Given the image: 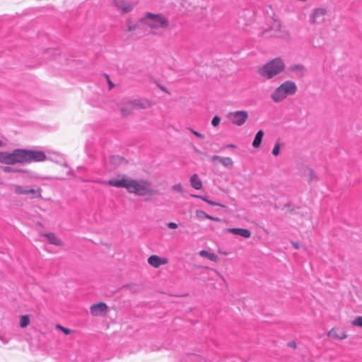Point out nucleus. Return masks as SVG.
Instances as JSON below:
<instances>
[{
	"mask_svg": "<svg viewBox=\"0 0 362 362\" xmlns=\"http://www.w3.org/2000/svg\"><path fill=\"white\" fill-rule=\"evenodd\" d=\"M291 203H287V204H285L284 206L289 209L291 207Z\"/></svg>",
	"mask_w": 362,
	"mask_h": 362,
	"instance_id": "a18cd8bd",
	"label": "nucleus"
},
{
	"mask_svg": "<svg viewBox=\"0 0 362 362\" xmlns=\"http://www.w3.org/2000/svg\"><path fill=\"white\" fill-rule=\"evenodd\" d=\"M139 22L146 24L151 28H167L169 26L168 19L161 13L147 12L140 18Z\"/></svg>",
	"mask_w": 362,
	"mask_h": 362,
	"instance_id": "39448f33",
	"label": "nucleus"
},
{
	"mask_svg": "<svg viewBox=\"0 0 362 362\" xmlns=\"http://www.w3.org/2000/svg\"><path fill=\"white\" fill-rule=\"evenodd\" d=\"M297 91V86L292 81H286L277 87L272 93L271 98L275 103H279L288 95H294Z\"/></svg>",
	"mask_w": 362,
	"mask_h": 362,
	"instance_id": "20e7f679",
	"label": "nucleus"
},
{
	"mask_svg": "<svg viewBox=\"0 0 362 362\" xmlns=\"http://www.w3.org/2000/svg\"><path fill=\"white\" fill-rule=\"evenodd\" d=\"M112 3L123 13L130 12L134 8L132 4L127 3L124 0H112Z\"/></svg>",
	"mask_w": 362,
	"mask_h": 362,
	"instance_id": "4468645a",
	"label": "nucleus"
},
{
	"mask_svg": "<svg viewBox=\"0 0 362 362\" xmlns=\"http://www.w3.org/2000/svg\"><path fill=\"white\" fill-rule=\"evenodd\" d=\"M226 148H235L237 146L235 144H227L226 146Z\"/></svg>",
	"mask_w": 362,
	"mask_h": 362,
	"instance_id": "79ce46f5",
	"label": "nucleus"
},
{
	"mask_svg": "<svg viewBox=\"0 0 362 362\" xmlns=\"http://www.w3.org/2000/svg\"><path fill=\"white\" fill-rule=\"evenodd\" d=\"M56 328L62 331L66 335H69L71 332V330L70 329L64 327L61 325H57Z\"/></svg>",
	"mask_w": 362,
	"mask_h": 362,
	"instance_id": "cd10ccee",
	"label": "nucleus"
},
{
	"mask_svg": "<svg viewBox=\"0 0 362 362\" xmlns=\"http://www.w3.org/2000/svg\"><path fill=\"white\" fill-rule=\"evenodd\" d=\"M41 235L46 238L49 243L51 245H54L56 246L62 245V241L59 238H58L54 233H42Z\"/></svg>",
	"mask_w": 362,
	"mask_h": 362,
	"instance_id": "dca6fc26",
	"label": "nucleus"
},
{
	"mask_svg": "<svg viewBox=\"0 0 362 362\" xmlns=\"http://www.w3.org/2000/svg\"><path fill=\"white\" fill-rule=\"evenodd\" d=\"M227 231L233 235H239L245 238H249L251 236V232L247 228H230Z\"/></svg>",
	"mask_w": 362,
	"mask_h": 362,
	"instance_id": "2eb2a0df",
	"label": "nucleus"
},
{
	"mask_svg": "<svg viewBox=\"0 0 362 362\" xmlns=\"http://www.w3.org/2000/svg\"><path fill=\"white\" fill-rule=\"evenodd\" d=\"M190 356L194 357L189 359L191 362H200V359L198 355L192 354Z\"/></svg>",
	"mask_w": 362,
	"mask_h": 362,
	"instance_id": "4c0bfd02",
	"label": "nucleus"
},
{
	"mask_svg": "<svg viewBox=\"0 0 362 362\" xmlns=\"http://www.w3.org/2000/svg\"><path fill=\"white\" fill-rule=\"evenodd\" d=\"M30 315H21L19 320V326L21 328H25L30 324Z\"/></svg>",
	"mask_w": 362,
	"mask_h": 362,
	"instance_id": "aec40b11",
	"label": "nucleus"
},
{
	"mask_svg": "<svg viewBox=\"0 0 362 362\" xmlns=\"http://www.w3.org/2000/svg\"><path fill=\"white\" fill-rule=\"evenodd\" d=\"M3 146V142L0 140V147Z\"/></svg>",
	"mask_w": 362,
	"mask_h": 362,
	"instance_id": "09e8293b",
	"label": "nucleus"
},
{
	"mask_svg": "<svg viewBox=\"0 0 362 362\" xmlns=\"http://www.w3.org/2000/svg\"><path fill=\"white\" fill-rule=\"evenodd\" d=\"M292 245L294 248H296V249L299 248V244L298 243H293Z\"/></svg>",
	"mask_w": 362,
	"mask_h": 362,
	"instance_id": "37998d69",
	"label": "nucleus"
},
{
	"mask_svg": "<svg viewBox=\"0 0 362 362\" xmlns=\"http://www.w3.org/2000/svg\"><path fill=\"white\" fill-rule=\"evenodd\" d=\"M248 114L245 110H238L229 112L228 115V120L237 126L243 125L247 119Z\"/></svg>",
	"mask_w": 362,
	"mask_h": 362,
	"instance_id": "0eeeda50",
	"label": "nucleus"
},
{
	"mask_svg": "<svg viewBox=\"0 0 362 362\" xmlns=\"http://www.w3.org/2000/svg\"><path fill=\"white\" fill-rule=\"evenodd\" d=\"M13 187V192L18 195H29L30 199L42 198V189L39 187L36 189H29L27 186L14 185Z\"/></svg>",
	"mask_w": 362,
	"mask_h": 362,
	"instance_id": "423d86ee",
	"label": "nucleus"
},
{
	"mask_svg": "<svg viewBox=\"0 0 362 362\" xmlns=\"http://www.w3.org/2000/svg\"><path fill=\"white\" fill-rule=\"evenodd\" d=\"M174 191H176L177 192H180L181 193L182 192V185L181 183H177V184H175L174 185L173 187H172Z\"/></svg>",
	"mask_w": 362,
	"mask_h": 362,
	"instance_id": "473e14b6",
	"label": "nucleus"
},
{
	"mask_svg": "<svg viewBox=\"0 0 362 362\" xmlns=\"http://www.w3.org/2000/svg\"><path fill=\"white\" fill-rule=\"evenodd\" d=\"M280 148H281V144L279 142L276 143L272 149V154L274 156H277L280 153Z\"/></svg>",
	"mask_w": 362,
	"mask_h": 362,
	"instance_id": "c85d7f7f",
	"label": "nucleus"
},
{
	"mask_svg": "<svg viewBox=\"0 0 362 362\" xmlns=\"http://www.w3.org/2000/svg\"><path fill=\"white\" fill-rule=\"evenodd\" d=\"M98 182L117 188H124L129 193L139 197L153 195L157 193V190L152 188L150 181L144 179H133L126 174H118L114 178L100 180Z\"/></svg>",
	"mask_w": 362,
	"mask_h": 362,
	"instance_id": "f257e3e1",
	"label": "nucleus"
},
{
	"mask_svg": "<svg viewBox=\"0 0 362 362\" xmlns=\"http://www.w3.org/2000/svg\"><path fill=\"white\" fill-rule=\"evenodd\" d=\"M129 105L132 109L141 110L147 109L151 106V102L147 99H133L129 100Z\"/></svg>",
	"mask_w": 362,
	"mask_h": 362,
	"instance_id": "9b49d317",
	"label": "nucleus"
},
{
	"mask_svg": "<svg viewBox=\"0 0 362 362\" xmlns=\"http://www.w3.org/2000/svg\"><path fill=\"white\" fill-rule=\"evenodd\" d=\"M18 163L28 164L42 162L47 160L45 153L40 150L18 148Z\"/></svg>",
	"mask_w": 362,
	"mask_h": 362,
	"instance_id": "f03ea898",
	"label": "nucleus"
},
{
	"mask_svg": "<svg viewBox=\"0 0 362 362\" xmlns=\"http://www.w3.org/2000/svg\"><path fill=\"white\" fill-rule=\"evenodd\" d=\"M133 109H132L131 106H130V107H121L120 108V112H121V114L123 116H127V115H129L131 113V111Z\"/></svg>",
	"mask_w": 362,
	"mask_h": 362,
	"instance_id": "c756f323",
	"label": "nucleus"
},
{
	"mask_svg": "<svg viewBox=\"0 0 362 362\" xmlns=\"http://www.w3.org/2000/svg\"><path fill=\"white\" fill-rule=\"evenodd\" d=\"M287 346L290 348L295 349L296 348V344L294 341H290L287 343Z\"/></svg>",
	"mask_w": 362,
	"mask_h": 362,
	"instance_id": "58836bf2",
	"label": "nucleus"
},
{
	"mask_svg": "<svg viewBox=\"0 0 362 362\" xmlns=\"http://www.w3.org/2000/svg\"><path fill=\"white\" fill-rule=\"evenodd\" d=\"M221 122V117L218 115H215L211 120V125L217 127Z\"/></svg>",
	"mask_w": 362,
	"mask_h": 362,
	"instance_id": "7c9ffc66",
	"label": "nucleus"
},
{
	"mask_svg": "<svg viewBox=\"0 0 362 362\" xmlns=\"http://www.w3.org/2000/svg\"><path fill=\"white\" fill-rule=\"evenodd\" d=\"M0 163L11 165L18 163V148L11 152L0 151Z\"/></svg>",
	"mask_w": 362,
	"mask_h": 362,
	"instance_id": "6e6552de",
	"label": "nucleus"
},
{
	"mask_svg": "<svg viewBox=\"0 0 362 362\" xmlns=\"http://www.w3.org/2000/svg\"><path fill=\"white\" fill-rule=\"evenodd\" d=\"M284 69L285 64L283 60L276 57L264 64L259 69V73L262 76L270 79L282 72Z\"/></svg>",
	"mask_w": 362,
	"mask_h": 362,
	"instance_id": "7ed1b4c3",
	"label": "nucleus"
},
{
	"mask_svg": "<svg viewBox=\"0 0 362 362\" xmlns=\"http://www.w3.org/2000/svg\"><path fill=\"white\" fill-rule=\"evenodd\" d=\"M136 27H137V25H128L127 31H129V32L133 31V30H136Z\"/></svg>",
	"mask_w": 362,
	"mask_h": 362,
	"instance_id": "ea45409f",
	"label": "nucleus"
},
{
	"mask_svg": "<svg viewBox=\"0 0 362 362\" xmlns=\"http://www.w3.org/2000/svg\"><path fill=\"white\" fill-rule=\"evenodd\" d=\"M189 182L192 187H193L194 189L197 190L202 189V181L201 180L197 174L194 173L192 175H191L189 178Z\"/></svg>",
	"mask_w": 362,
	"mask_h": 362,
	"instance_id": "f3484780",
	"label": "nucleus"
},
{
	"mask_svg": "<svg viewBox=\"0 0 362 362\" xmlns=\"http://www.w3.org/2000/svg\"><path fill=\"white\" fill-rule=\"evenodd\" d=\"M200 255L204 257H206L210 260L215 261L217 259V255L214 253H211L207 250H203L199 252Z\"/></svg>",
	"mask_w": 362,
	"mask_h": 362,
	"instance_id": "4be33fe9",
	"label": "nucleus"
},
{
	"mask_svg": "<svg viewBox=\"0 0 362 362\" xmlns=\"http://www.w3.org/2000/svg\"><path fill=\"white\" fill-rule=\"evenodd\" d=\"M288 70L290 71H303L304 70V66L302 64H293L288 67Z\"/></svg>",
	"mask_w": 362,
	"mask_h": 362,
	"instance_id": "bb28decb",
	"label": "nucleus"
},
{
	"mask_svg": "<svg viewBox=\"0 0 362 362\" xmlns=\"http://www.w3.org/2000/svg\"><path fill=\"white\" fill-rule=\"evenodd\" d=\"M190 132L192 134H193L195 136L199 138V139H204V135L201 134L200 132H197V131H195L192 129H190Z\"/></svg>",
	"mask_w": 362,
	"mask_h": 362,
	"instance_id": "72a5a7b5",
	"label": "nucleus"
},
{
	"mask_svg": "<svg viewBox=\"0 0 362 362\" xmlns=\"http://www.w3.org/2000/svg\"><path fill=\"white\" fill-rule=\"evenodd\" d=\"M2 170L5 173H24V172H25V170L23 169L13 168V167H11V166H4V167H2Z\"/></svg>",
	"mask_w": 362,
	"mask_h": 362,
	"instance_id": "5701e85b",
	"label": "nucleus"
},
{
	"mask_svg": "<svg viewBox=\"0 0 362 362\" xmlns=\"http://www.w3.org/2000/svg\"><path fill=\"white\" fill-rule=\"evenodd\" d=\"M221 156L214 155V156H212L210 158V160H211V162H216V161H217V160H218V161L220 162V161H221Z\"/></svg>",
	"mask_w": 362,
	"mask_h": 362,
	"instance_id": "e433bc0d",
	"label": "nucleus"
},
{
	"mask_svg": "<svg viewBox=\"0 0 362 362\" xmlns=\"http://www.w3.org/2000/svg\"><path fill=\"white\" fill-rule=\"evenodd\" d=\"M158 87H159L162 90H163V91H165V92H167V90H166V88H165L164 86H160V85H159V86H158Z\"/></svg>",
	"mask_w": 362,
	"mask_h": 362,
	"instance_id": "c03bdc74",
	"label": "nucleus"
},
{
	"mask_svg": "<svg viewBox=\"0 0 362 362\" xmlns=\"http://www.w3.org/2000/svg\"><path fill=\"white\" fill-rule=\"evenodd\" d=\"M264 131L262 129L259 130L256 133L255 138L253 139L252 144V145L254 148H258L261 146L262 139L264 136Z\"/></svg>",
	"mask_w": 362,
	"mask_h": 362,
	"instance_id": "6ab92c4d",
	"label": "nucleus"
},
{
	"mask_svg": "<svg viewBox=\"0 0 362 362\" xmlns=\"http://www.w3.org/2000/svg\"><path fill=\"white\" fill-rule=\"evenodd\" d=\"M122 160H123L122 157H121L119 156H117V155L112 156L110 158V161L112 163L115 164V165L120 164Z\"/></svg>",
	"mask_w": 362,
	"mask_h": 362,
	"instance_id": "a878e982",
	"label": "nucleus"
},
{
	"mask_svg": "<svg viewBox=\"0 0 362 362\" xmlns=\"http://www.w3.org/2000/svg\"><path fill=\"white\" fill-rule=\"evenodd\" d=\"M309 175H310V181L317 177L314 170L313 169H309Z\"/></svg>",
	"mask_w": 362,
	"mask_h": 362,
	"instance_id": "c9c22d12",
	"label": "nucleus"
},
{
	"mask_svg": "<svg viewBox=\"0 0 362 362\" xmlns=\"http://www.w3.org/2000/svg\"><path fill=\"white\" fill-rule=\"evenodd\" d=\"M62 165L65 168H69V165L66 163H64Z\"/></svg>",
	"mask_w": 362,
	"mask_h": 362,
	"instance_id": "49530a36",
	"label": "nucleus"
},
{
	"mask_svg": "<svg viewBox=\"0 0 362 362\" xmlns=\"http://www.w3.org/2000/svg\"><path fill=\"white\" fill-rule=\"evenodd\" d=\"M168 259L165 257H160L156 255H152L148 258V264L155 267L158 268L161 265L167 264Z\"/></svg>",
	"mask_w": 362,
	"mask_h": 362,
	"instance_id": "f8f14e48",
	"label": "nucleus"
},
{
	"mask_svg": "<svg viewBox=\"0 0 362 362\" xmlns=\"http://www.w3.org/2000/svg\"><path fill=\"white\" fill-rule=\"evenodd\" d=\"M167 226L170 229H176L178 227V225L175 222H169L167 223Z\"/></svg>",
	"mask_w": 362,
	"mask_h": 362,
	"instance_id": "f704fd0d",
	"label": "nucleus"
},
{
	"mask_svg": "<svg viewBox=\"0 0 362 362\" xmlns=\"http://www.w3.org/2000/svg\"><path fill=\"white\" fill-rule=\"evenodd\" d=\"M351 325L354 327L362 328V316L356 317L352 321Z\"/></svg>",
	"mask_w": 362,
	"mask_h": 362,
	"instance_id": "393cba45",
	"label": "nucleus"
},
{
	"mask_svg": "<svg viewBox=\"0 0 362 362\" xmlns=\"http://www.w3.org/2000/svg\"><path fill=\"white\" fill-rule=\"evenodd\" d=\"M289 210H290V212H291V213H293V211H294V209H293V208L290 209Z\"/></svg>",
	"mask_w": 362,
	"mask_h": 362,
	"instance_id": "de8ad7c7",
	"label": "nucleus"
},
{
	"mask_svg": "<svg viewBox=\"0 0 362 362\" xmlns=\"http://www.w3.org/2000/svg\"><path fill=\"white\" fill-rule=\"evenodd\" d=\"M220 163L228 168H231L233 165V161L230 157H221Z\"/></svg>",
	"mask_w": 362,
	"mask_h": 362,
	"instance_id": "412c9836",
	"label": "nucleus"
},
{
	"mask_svg": "<svg viewBox=\"0 0 362 362\" xmlns=\"http://www.w3.org/2000/svg\"><path fill=\"white\" fill-rule=\"evenodd\" d=\"M195 214L197 218L199 220H203L205 218L209 219V218H210L209 214H206L205 211L201 209L196 210Z\"/></svg>",
	"mask_w": 362,
	"mask_h": 362,
	"instance_id": "b1692460",
	"label": "nucleus"
},
{
	"mask_svg": "<svg viewBox=\"0 0 362 362\" xmlns=\"http://www.w3.org/2000/svg\"><path fill=\"white\" fill-rule=\"evenodd\" d=\"M209 220L216 221V222H220L221 221V219L218 217H214L210 215V218H209Z\"/></svg>",
	"mask_w": 362,
	"mask_h": 362,
	"instance_id": "a19ab883",
	"label": "nucleus"
},
{
	"mask_svg": "<svg viewBox=\"0 0 362 362\" xmlns=\"http://www.w3.org/2000/svg\"><path fill=\"white\" fill-rule=\"evenodd\" d=\"M104 76H105V77L107 79V84H108V88H109V90H111L115 86V84L110 79V77H109L108 74H104Z\"/></svg>",
	"mask_w": 362,
	"mask_h": 362,
	"instance_id": "2f4dec72",
	"label": "nucleus"
},
{
	"mask_svg": "<svg viewBox=\"0 0 362 362\" xmlns=\"http://www.w3.org/2000/svg\"><path fill=\"white\" fill-rule=\"evenodd\" d=\"M190 196L194 198L202 199L211 206H221L222 208L225 207L224 204H222L215 202V201H212V200L209 199L206 196L199 195V194H191Z\"/></svg>",
	"mask_w": 362,
	"mask_h": 362,
	"instance_id": "a211bd4d",
	"label": "nucleus"
},
{
	"mask_svg": "<svg viewBox=\"0 0 362 362\" xmlns=\"http://www.w3.org/2000/svg\"><path fill=\"white\" fill-rule=\"evenodd\" d=\"M0 340H3L2 338L0 337Z\"/></svg>",
	"mask_w": 362,
	"mask_h": 362,
	"instance_id": "8fccbe9b",
	"label": "nucleus"
},
{
	"mask_svg": "<svg viewBox=\"0 0 362 362\" xmlns=\"http://www.w3.org/2000/svg\"><path fill=\"white\" fill-rule=\"evenodd\" d=\"M327 10L323 8H315L311 13L309 22L311 24L320 23L324 21Z\"/></svg>",
	"mask_w": 362,
	"mask_h": 362,
	"instance_id": "1a4fd4ad",
	"label": "nucleus"
},
{
	"mask_svg": "<svg viewBox=\"0 0 362 362\" xmlns=\"http://www.w3.org/2000/svg\"><path fill=\"white\" fill-rule=\"evenodd\" d=\"M327 337L334 339H344L347 337L346 332L339 327L332 328L327 333Z\"/></svg>",
	"mask_w": 362,
	"mask_h": 362,
	"instance_id": "ddd939ff",
	"label": "nucleus"
},
{
	"mask_svg": "<svg viewBox=\"0 0 362 362\" xmlns=\"http://www.w3.org/2000/svg\"><path fill=\"white\" fill-rule=\"evenodd\" d=\"M107 309L108 307L105 303L99 302L90 306V313L95 316H103L106 314Z\"/></svg>",
	"mask_w": 362,
	"mask_h": 362,
	"instance_id": "9d476101",
	"label": "nucleus"
}]
</instances>
